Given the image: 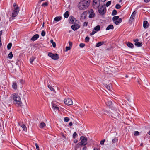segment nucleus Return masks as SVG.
<instances>
[{
  "label": "nucleus",
  "instance_id": "42",
  "mask_svg": "<svg viewBox=\"0 0 150 150\" xmlns=\"http://www.w3.org/2000/svg\"><path fill=\"white\" fill-rule=\"evenodd\" d=\"M71 47H66L65 51L67 52L68 50H70L71 49Z\"/></svg>",
  "mask_w": 150,
  "mask_h": 150
},
{
  "label": "nucleus",
  "instance_id": "18",
  "mask_svg": "<svg viewBox=\"0 0 150 150\" xmlns=\"http://www.w3.org/2000/svg\"><path fill=\"white\" fill-rule=\"evenodd\" d=\"M104 42H100L97 43L96 44L95 47H98L101 45H102L103 44H104Z\"/></svg>",
  "mask_w": 150,
  "mask_h": 150
},
{
  "label": "nucleus",
  "instance_id": "30",
  "mask_svg": "<svg viewBox=\"0 0 150 150\" xmlns=\"http://www.w3.org/2000/svg\"><path fill=\"white\" fill-rule=\"evenodd\" d=\"M48 87L52 91H54V89L50 85H48Z\"/></svg>",
  "mask_w": 150,
  "mask_h": 150
},
{
  "label": "nucleus",
  "instance_id": "59",
  "mask_svg": "<svg viewBox=\"0 0 150 150\" xmlns=\"http://www.w3.org/2000/svg\"><path fill=\"white\" fill-rule=\"evenodd\" d=\"M69 45L70 46H71L72 45V43L70 42H69Z\"/></svg>",
  "mask_w": 150,
  "mask_h": 150
},
{
  "label": "nucleus",
  "instance_id": "1",
  "mask_svg": "<svg viewBox=\"0 0 150 150\" xmlns=\"http://www.w3.org/2000/svg\"><path fill=\"white\" fill-rule=\"evenodd\" d=\"M89 4V0H81L78 4V7L80 10H84L88 7Z\"/></svg>",
  "mask_w": 150,
  "mask_h": 150
},
{
  "label": "nucleus",
  "instance_id": "20",
  "mask_svg": "<svg viewBox=\"0 0 150 150\" xmlns=\"http://www.w3.org/2000/svg\"><path fill=\"white\" fill-rule=\"evenodd\" d=\"M106 88L109 90L110 91L112 88L111 85V84H109L108 85L106 84L105 86Z\"/></svg>",
  "mask_w": 150,
  "mask_h": 150
},
{
  "label": "nucleus",
  "instance_id": "53",
  "mask_svg": "<svg viewBox=\"0 0 150 150\" xmlns=\"http://www.w3.org/2000/svg\"><path fill=\"white\" fill-rule=\"evenodd\" d=\"M59 108L56 106L55 107V109H54L56 110H59Z\"/></svg>",
  "mask_w": 150,
  "mask_h": 150
},
{
  "label": "nucleus",
  "instance_id": "63",
  "mask_svg": "<svg viewBox=\"0 0 150 150\" xmlns=\"http://www.w3.org/2000/svg\"><path fill=\"white\" fill-rule=\"evenodd\" d=\"M2 31H0V36L2 34Z\"/></svg>",
  "mask_w": 150,
  "mask_h": 150
},
{
  "label": "nucleus",
  "instance_id": "17",
  "mask_svg": "<svg viewBox=\"0 0 150 150\" xmlns=\"http://www.w3.org/2000/svg\"><path fill=\"white\" fill-rule=\"evenodd\" d=\"M127 46L129 47V48H134V45L131 42H128L127 43Z\"/></svg>",
  "mask_w": 150,
  "mask_h": 150
},
{
  "label": "nucleus",
  "instance_id": "9",
  "mask_svg": "<svg viewBox=\"0 0 150 150\" xmlns=\"http://www.w3.org/2000/svg\"><path fill=\"white\" fill-rule=\"evenodd\" d=\"M139 40L138 39H136L134 40V41L135 42V45L137 47H141L142 45V42H140L138 41Z\"/></svg>",
  "mask_w": 150,
  "mask_h": 150
},
{
  "label": "nucleus",
  "instance_id": "51",
  "mask_svg": "<svg viewBox=\"0 0 150 150\" xmlns=\"http://www.w3.org/2000/svg\"><path fill=\"white\" fill-rule=\"evenodd\" d=\"M52 46L54 48L56 47V44L55 42H53V43H52Z\"/></svg>",
  "mask_w": 150,
  "mask_h": 150
},
{
  "label": "nucleus",
  "instance_id": "24",
  "mask_svg": "<svg viewBox=\"0 0 150 150\" xmlns=\"http://www.w3.org/2000/svg\"><path fill=\"white\" fill-rule=\"evenodd\" d=\"M74 18L72 16H70L69 18L70 22L73 23L74 21Z\"/></svg>",
  "mask_w": 150,
  "mask_h": 150
},
{
  "label": "nucleus",
  "instance_id": "62",
  "mask_svg": "<svg viewBox=\"0 0 150 150\" xmlns=\"http://www.w3.org/2000/svg\"><path fill=\"white\" fill-rule=\"evenodd\" d=\"M93 150H100L99 149H98L96 148H94Z\"/></svg>",
  "mask_w": 150,
  "mask_h": 150
},
{
  "label": "nucleus",
  "instance_id": "33",
  "mask_svg": "<svg viewBox=\"0 0 150 150\" xmlns=\"http://www.w3.org/2000/svg\"><path fill=\"white\" fill-rule=\"evenodd\" d=\"M12 45V44L11 43H9L8 44L7 46V48L8 50H9L11 49Z\"/></svg>",
  "mask_w": 150,
  "mask_h": 150
},
{
  "label": "nucleus",
  "instance_id": "31",
  "mask_svg": "<svg viewBox=\"0 0 150 150\" xmlns=\"http://www.w3.org/2000/svg\"><path fill=\"white\" fill-rule=\"evenodd\" d=\"M118 139L117 138H114L112 141V143H115L116 142H117L118 141Z\"/></svg>",
  "mask_w": 150,
  "mask_h": 150
},
{
  "label": "nucleus",
  "instance_id": "13",
  "mask_svg": "<svg viewBox=\"0 0 150 150\" xmlns=\"http://www.w3.org/2000/svg\"><path fill=\"white\" fill-rule=\"evenodd\" d=\"M100 5V2L98 1L97 2H95L94 3H93V6L94 8L96 9L98 8Z\"/></svg>",
  "mask_w": 150,
  "mask_h": 150
},
{
  "label": "nucleus",
  "instance_id": "21",
  "mask_svg": "<svg viewBox=\"0 0 150 150\" xmlns=\"http://www.w3.org/2000/svg\"><path fill=\"white\" fill-rule=\"evenodd\" d=\"M21 127L23 129V130L25 131H26L27 130V128L25 126V125L24 124H22L20 125Z\"/></svg>",
  "mask_w": 150,
  "mask_h": 150
},
{
  "label": "nucleus",
  "instance_id": "44",
  "mask_svg": "<svg viewBox=\"0 0 150 150\" xmlns=\"http://www.w3.org/2000/svg\"><path fill=\"white\" fill-rule=\"evenodd\" d=\"M77 135V134L76 132H74L73 134V138L74 139H75V138L76 137Z\"/></svg>",
  "mask_w": 150,
  "mask_h": 150
},
{
  "label": "nucleus",
  "instance_id": "10",
  "mask_svg": "<svg viewBox=\"0 0 150 150\" xmlns=\"http://www.w3.org/2000/svg\"><path fill=\"white\" fill-rule=\"evenodd\" d=\"M80 28L79 25L77 24H74L71 26V28L74 31H75Z\"/></svg>",
  "mask_w": 150,
  "mask_h": 150
},
{
  "label": "nucleus",
  "instance_id": "8",
  "mask_svg": "<svg viewBox=\"0 0 150 150\" xmlns=\"http://www.w3.org/2000/svg\"><path fill=\"white\" fill-rule=\"evenodd\" d=\"M100 29V25H98L95 27L94 29L93 30L92 33H91L90 35H93L94 34L97 32Z\"/></svg>",
  "mask_w": 150,
  "mask_h": 150
},
{
  "label": "nucleus",
  "instance_id": "28",
  "mask_svg": "<svg viewBox=\"0 0 150 150\" xmlns=\"http://www.w3.org/2000/svg\"><path fill=\"white\" fill-rule=\"evenodd\" d=\"M106 103L107 106H110L112 104V102L111 101H109L106 102Z\"/></svg>",
  "mask_w": 150,
  "mask_h": 150
},
{
  "label": "nucleus",
  "instance_id": "27",
  "mask_svg": "<svg viewBox=\"0 0 150 150\" xmlns=\"http://www.w3.org/2000/svg\"><path fill=\"white\" fill-rule=\"evenodd\" d=\"M13 88L16 89L17 88V84L16 83H13L12 85Z\"/></svg>",
  "mask_w": 150,
  "mask_h": 150
},
{
  "label": "nucleus",
  "instance_id": "6",
  "mask_svg": "<svg viewBox=\"0 0 150 150\" xmlns=\"http://www.w3.org/2000/svg\"><path fill=\"white\" fill-rule=\"evenodd\" d=\"M19 11V7L18 6H17L15 8L14 10L13 11L12 14V17H16L18 14Z\"/></svg>",
  "mask_w": 150,
  "mask_h": 150
},
{
  "label": "nucleus",
  "instance_id": "50",
  "mask_svg": "<svg viewBox=\"0 0 150 150\" xmlns=\"http://www.w3.org/2000/svg\"><path fill=\"white\" fill-rule=\"evenodd\" d=\"M20 82L21 83L23 84L24 83V81L23 79H21L20 80Z\"/></svg>",
  "mask_w": 150,
  "mask_h": 150
},
{
  "label": "nucleus",
  "instance_id": "55",
  "mask_svg": "<svg viewBox=\"0 0 150 150\" xmlns=\"http://www.w3.org/2000/svg\"><path fill=\"white\" fill-rule=\"evenodd\" d=\"M13 6L15 7V8H16V7L17 6H16V3H14L13 4Z\"/></svg>",
  "mask_w": 150,
  "mask_h": 150
},
{
  "label": "nucleus",
  "instance_id": "19",
  "mask_svg": "<svg viewBox=\"0 0 150 150\" xmlns=\"http://www.w3.org/2000/svg\"><path fill=\"white\" fill-rule=\"evenodd\" d=\"M114 28V26L112 25H109L106 28V30H108L110 29H113Z\"/></svg>",
  "mask_w": 150,
  "mask_h": 150
},
{
  "label": "nucleus",
  "instance_id": "26",
  "mask_svg": "<svg viewBox=\"0 0 150 150\" xmlns=\"http://www.w3.org/2000/svg\"><path fill=\"white\" fill-rule=\"evenodd\" d=\"M8 58L10 59H11L13 57V54H12V52H10V53L8 55Z\"/></svg>",
  "mask_w": 150,
  "mask_h": 150
},
{
  "label": "nucleus",
  "instance_id": "57",
  "mask_svg": "<svg viewBox=\"0 0 150 150\" xmlns=\"http://www.w3.org/2000/svg\"><path fill=\"white\" fill-rule=\"evenodd\" d=\"M87 148L86 146L84 147L83 148V150H87Z\"/></svg>",
  "mask_w": 150,
  "mask_h": 150
},
{
  "label": "nucleus",
  "instance_id": "4",
  "mask_svg": "<svg viewBox=\"0 0 150 150\" xmlns=\"http://www.w3.org/2000/svg\"><path fill=\"white\" fill-rule=\"evenodd\" d=\"M81 142H79L80 144L81 145H86L87 144V139L84 136H81L80 137Z\"/></svg>",
  "mask_w": 150,
  "mask_h": 150
},
{
  "label": "nucleus",
  "instance_id": "36",
  "mask_svg": "<svg viewBox=\"0 0 150 150\" xmlns=\"http://www.w3.org/2000/svg\"><path fill=\"white\" fill-rule=\"evenodd\" d=\"M64 120L65 122H67L69 121V117H65L64 118Z\"/></svg>",
  "mask_w": 150,
  "mask_h": 150
},
{
  "label": "nucleus",
  "instance_id": "39",
  "mask_svg": "<svg viewBox=\"0 0 150 150\" xmlns=\"http://www.w3.org/2000/svg\"><path fill=\"white\" fill-rule=\"evenodd\" d=\"M41 35L42 36H45V31L44 30L42 31L41 32Z\"/></svg>",
  "mask_w": 150,
  "mask_h": 150
},
{
  "label": "nucleus",
  "instance_id": "14",
  "mask_svg": "<svg viewBox=\"0 0 150 150\" xmlns=\"http://www.w3.org/2000/svg\"><path fill=\"white\" fill-rule=\"evenodd\" d=\"M39 37V35L38 34H36L33 36L31 38V40L32 41H35Z\"/></svg>",
  "mask_w": 150,
  "mask_h": 150
},
{
  "label": "nucleus",
  "instance_id": "64",
  "mask_svg": "<svg viewBox=\"0 0 150 150\" xmlns=\"http://www.w3.org/2000/svg\"><path fill=\"white\" fill-rule=\"evenodd\" d=\"M101 1L103 2H105L106 0H101Z\"/></svg>",
  "mask_w": 150,
  "mask_h": 150
},
{
  "label": "nucleus",
  "instance_id": "7",
  "mask_svg": "<svg viewBox=\"0 0 150 150\" xmlns=\"http://www.w3.org/2000/svg\"><path fill=\"white\" fill-rule=\"evenodd\" d=\"M105 6H101L100 8H98V12L99 13L103 15L105 12Z\"/></svg>",
  "mask_w": 150,
  "mask_h": 150
},
{
  "label": "nucleus",
  "instance_id": "52",
  "mask_svg": "<svg viewBox=\"0 0 150 150\" xmlns=\"http://www.w3.org/2000/svg\"><path fill=\"white\" fill-rule=\"evenodd\" d=\"M98 1V2H100V1L99 0H93V3H94L95 2H97Z\"/></svg>",
  "mask_w": 150,
  "mask_h": 150
},
{
  "label": "nucleus",
  "instance_id": "45",
  "mask_svg": "<svg viewBox=\"0 0 150 150\" xmlns=\"http://www.w3.org/2000/svg\"><path fill=\"white\" fill-rule=\"evenodd\" d=\"M34 60V58L33 57L30 58V63L32 64V62Z\"/></svg>",
  "mask_w": 150,
  "mask_h": 150
},
{
  "label": "nucleus",
  "instance_id": "12",
  "mask_svg": "<svg viewBox=\"0 0 150 150\" xmlns=\"http://www.w3.org/2000/svg\"><path fill=\"white\" fill-rule=\"evenodd\" d=\"M136 13H137V12L135 11H134L132 13L130 17V20H129L130 21L132 22V21H133V19H134V18L135 17V16Z\"/></svg>",
  "mask_w": 150,
  "mask_h": 150
},
{
  "label": "nucleus",
  "instance_id": "38",
  "mask_svg": "<svg viewBox=\"0 0 150 150\" xmlns=\"http://www.w3.org/2000/svg\"><path fill=\"white\" fill-rule=\"evenodd\" d=\"M85 45L84 43H81L79 44V46L81 48H83L84 47Z\"/></svg>",
  "mask_w": 150,
  "mask_h": 150
},
{
  "label": "nucleus",
  "instance_id": "37",
  "mask_svg": "<svg viewBox=\"0 0 150 150\" xmlns=\"http://www.w3.org/2000/svg\"><path fill=\"white\" fill-rule=\"evenodd\" d=\"M121 7V6L119 4H116L115 6V8L117 9H120Z\"/></svg>",
  "mask_w": 150,
  "mask_h": 150
},
{
  "label": "nucleus",
  "instance_id": "15",
  "mask_svg": "<svg viewBox=\"0 0 150 150\" xmlns=\"http://www.w3.org/2000/svg\"><path fill=\"white\" fill-rule=\"evenodd\" d=\"M111 116L117 119V118L118 117V113L117 112H114V113H112Z\"/></svg>",
  "mask_w": 150,
  "mask_h": 150
},
{
  "label": "nucleus",
  "instance_id": "35",
  "mask_svg": "<svg viewBox=\"0 0 150 150\" xmlns=\"http://www.w3.org/2000/svg\"><path fill=\"white\" fill-rule=\"evenodd\" d=\"M111 4V1H108L106 4L105 6L106 7H108Z\"/></svg>",
  "mask_w": 150,
  "mask_h": 150
},
{
  "label": "nucleus",
  "instance_id": "56",
  "mask_svg": "<svg viewBox=\"0 0 150 150\" xmlns=\"http://www.w3.org/2000/svg\"><path fill=\"white\" fill-rule=\"evenodd\" d=\"M86 12H85L82 14L81 16H83V15H85L86 14Z\"/></svg>",
  "mask_w": 150,
  "mask_h": 150
},
{
  "label": "nucleus",
  "instance_id": "2",
  "mask_svg": "<svg viewBox=\"0 0 150 150\" xmlns=\"http://www.w3.org/2000/svg\"><path fill=\"white\" fill-rule=\"evenodd\" d=\"M13 97V100L16 102V103L18 105H20L21 104V101L20 96L17 93H15L12 95Z\"/></svg>",
  "mask_w": 150,
  "mask_h": 150
},
{
  "label": "nucleus",
  "instance_id": "22",
  "mask_svg": "<svg viewBox=\"0 0 150 150\" xmlns=\"http://www.w3.org/2000/svg\"><path fill=\"white\" fill-rule=\"evenodd\" d=\"M61 19L62 17L61 16H58L54 18V20L56 22H58L61 20Z\"/></svg>",
  "mask_w": 150,
  "mask_h": 150
},
{
  "label": "nucleus",
  "instance_id": "61",
  "mask_svg": "<svg viewBox=\"0 0 150 150\" xmlns=\"http://www.w3.org/2000/svg\"><path fill=\"white\" fill-rule=\"evenodd\" d=\"M50 42L52 44V43H53V42H54L53 40L52 39L50 40Z\"/></svg>",
  "mask_w": 150,
  "mask_h": 150
},
{
  "label": "nucleus",
  "instance_id": "41",
  "mask_svg": "<svg viewBox=\"0 0 150 150\" xmlns=\"http://www.w3.org/2000/svg\"><path fill=\"white\" fill-rule=\"evenodd\" d=\"M105 141V139H104L103 140H102L100 142V144L101 145H103L104 144V143Z\"/></svg>",
  "mask_w": 150,
  "mask_h": 150
},
{
  "label": "nucleus",
  "instance_id": "43",
  "mask_svg": "<svg viewBox=\"0 0 150 150\" xmlns=\"http://www.w3.org/2000/svg\"><path fill=\"white\" fill-rule=\"evenodd\" d=\"M113 22L114 23L117 25L119 24L120 23L119 22V21H118V20L114 21H113Z\"/></svg>",
  "mask_w": 150,
  "mask_h": 150
},
{
  "label": "nucleus",
  "instance_id": "29",
  "mask_svg": "<svg viewBox=\"0 0 150 150\" xmlns=\"http://www.w3.org/2000/svg\"><path fill=\"white\" fill-rule=\"evenodd\" d=\"M119 18V16H115L113 17L112 20L113 21L117 20Z\"/></svg>",
  "mask_w": 150,
  "mask_h": 150
},
{
  "label": "nucleus",
  "instance_id": "60",
  "mask_svg": "<svg viewBox=\"0 0 150 150\" xmlns=\"http://www.w3.org/2000/svg\"><path fill=\"white\" fill-rule=\"evenodd\" d=\"M69 125L70 126H71L72 125V122H70L69 123Z\"/></svg>",
  "mask_w": 150,
  "mask_h": 150
},
{
  "label": "nucleus",
  "instance_id": "46",
  "mask_svg": "<svg viewBox=\"0 0 150 150\" xmlns=\"http://www.w3.org/2000/svg\"><path fill=\"white\" fill-rule=\"evenodd\" d=\"M52 108L53 109H55V108L57 106L53 103H52Z\"/></svg>",
  "mask_w": 150,
  "mask_h": 150
},
{
  "label": "nucleus",
  "instance_id": "23",
  "mask_svg": "<svg viewBox=\"0 0 150 150\" xmlns=\"http://www.w3.org/2000/svg\"><path fill=\"white\" fill-rule=\"evenodd\" d=\"M46 126L44 122H41L39 125V127L40 128H42L45 127Z\"/></svg>",
  "mask_w": 150,
  "mask_h": 150
},
{
  "label": "nucleus",
  "instance_id": "16",
  "mask_svg": "<svg viewBox=\"0 0 150 150\" xmlns=\"http://www.w3.org/2000/svg\"><path fill=\"white\" fill-rule=\"evenodd\" d=\"M143 26L144 28H147L148 27V22L146 21H144L143 22Z\"/></svg>",
  "mask_w": 150,
  "mask_h": 150
},
{
  "label": "nucleus",
  "instance_id": "48",
  "mask_svg": "<svg viewBox=\"0 0 150 150\" xmlns=\"http://www.w3.org/2000/svg\"><path fill=\"white\" fill-rule=\"evenodd\" d=\"M35 145L36 146V149L38 150H39V146H38V144L37 143H36L35 144Z\"/></svg>",
  "mask_w": 150,
  "mask_h": 150
},
{
  "label": "nucleus",
  "instance_id": "54",
  "mask_svg": "<svg viewBox=\"0 0 150 150\" xmlns=\"http://www.w3.org/2000/svg\"><path fill=\"white\" fill-rule=\"evenodd\" d=\"M118 21H119V22L120 23L122 21V20L121 18H118Z\"/></svg>",
  "mask_w": 150,
  "mask_h": 150
},
{
  "label": "nucleus",
  "instance_id": "5",
  "mask_svg": "<svg viewBox=\"0 0 150 150\" xmlns=\"http://www.w3.org/2000/svg\"><path fill=\"white\" fill-rule=\"evenodd\" d=\"M64 102L65 104L67 105H70L73 104V102L71 99L69 98L64 99Z\"/></svg>",
  "mask_w": 150,
  "mask_h": 150
},
{
  "label": "nucleus",
  "instance_id": "40",
  "mask_svg": "<svg viewBox=\"0 0 150 150\" xmlns=\"http://www.w3.org/2000/svg\"><path fill=\"white\" fill-rule=\"evenodd\" d=\"M139 134V132L138 131H135L134 133V135L135 136H138Z\"/></svg>",
  "mask_w": 150,
  "mask_h": 150
},
{
  "label": "nucleus",
  "instance_id": "32",
  "mask_svg": "<svg viewBox=\"0 0 150 150\" xmlns=\"http://www.w3.org/2000/svg\"><path fill=\"white\" fill-rule=\"evenodd\" d=\"M117 11L116 10L114 9L112 11V16L115 15L117 14Z\"/></svg>",
  "mask_w": 150,
  "mask_h": 150
},
{
  "label": "nucleus",
  "instance_id": "49",
  "mask_svg": "<svg viewBox=\"0 0 150 150\" xmlns=\"http://www.w3.org/2000/svg\"><path fill=\"white\" fill-rule=\"evenodd\" d=\"M88 22H85L83 24V26H86L87 25Z\"/></svg>",
  "mask_w": 150,
  "mask_h": 150
},
{
  "label": "nucleus",
  "instance_id": "25",
  "mask_svg": "<svg viewBox=\"0 0 150 150\" xmlns=\"http://www.w3.org/2000/svg\"><path fill=\"white\" fill-rule=\"evenodd\" d=\"M69 16V12L68 11H66L64 14V17L66 18H67Z\"/></svg>",
  "mask_w": 150,
  "mask_h": 150
},
{
  "label": "nucleus",
  "instance_id": "58",
  "mask_svg": "<svg viewBox=\"0 0 150 150\" xmlns=\"http://www.w3.org/2000/svg\"><path fill=\"white\" fill-rule=\"evenodd\" d=\"M150 1V0H144V1L146 3H148Z\"/></svg>",
  "mask_w": 150,
  "mask_h": 150
},
{
  "label": "nucleus",
  "instance_id": "34",
  "mask_svg": "<svg viewBox=\"0 0 150 150\" xmlns=\"http://www.w3.org/2000/svg\"><path fill=\"white\" fill-rule=\"evenodd\" d=\"M48 3L47 2H45L44 3H43L41 6L43 7H46L48 6Z\"/></svg>",
  "mask_w": 150,
  "mask_h": 150
},
{
  "label": "nucleus",
  "instance_id": "11",
  "mask_svg": "<svg viewBox=\"0 0 150 150\" xmlns=\"http://www.w3.org/2000/svg\"><path fill=\"white\" fill-rule=\"evenodd\" d=\"M89 18H93L95 16V14L94 13V11L92 9H91L89 12Z\"/></svg>",
  "mask_w": 150,
  "mask_h": 150
},
{
  "label": "nucleus",
  "instance_id": "3",
  "mask_svg": "<svg viewBox=\"0 0 150 150\" xmlns=\"http://www.w3.org/2000/svg\"><path fill=\"white\" fill-rule=\"evenodd\" d=\"M48 55L52 59L54 60H57L59 59V55L57 54H54L51 52H49Z\"/></svg>",
  "mask_w": 150,
  "mask_h": 150
},
{
  "label": "nucleus",
  "instance_id": "47",
  "mask_svg": "<svg viewBox=\"0 0 150 150\" xmlns=\"http://www.w3.org/2000/svg\"><path fill=\"white\" fill-rule=\"evenodd\" d=\"M89 40V38L88 36L86 37L85 38V41L86 42H88Z\"/></svg>",
  "mask_w": 150,
  "mask_h": 150
}]
</instances>
